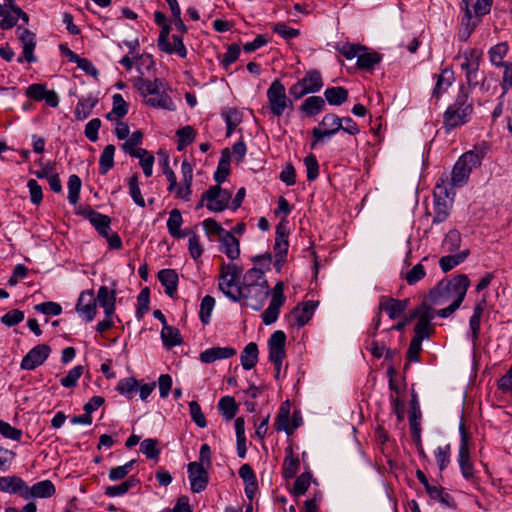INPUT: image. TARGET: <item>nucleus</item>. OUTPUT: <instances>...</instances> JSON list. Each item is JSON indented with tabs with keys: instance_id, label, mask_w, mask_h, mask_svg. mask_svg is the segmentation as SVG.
<instances>
[{
	"instance_id": "47",
	"label": "nucleus",
	"mask_w": 512,
	"mask_h": 512,
	"mask_svg": "<svg viewBox=\"0 0 512 512\" xmlns=\"http://www.w3.org/2000/svg\"><path fill=\"white\" fill-rule=\"evenodd\" d=\"M173 45L168 41L166 45L161 49L167 54L176 53L179 57L185 58L187 56V49L183 43L181 36L172 35Z\"/></svg>"
},
{
	"instance_id": "59",
	"label": "nucleus",
	"mask_w": 512,
	"mask_h": 512,
	"mask_svg": "<svg viewBox=\"0 0 512 512\" xmlns=\"http://www.w3.org/2000/svg\"><path fill=\"white\" fill-rule=\"evenodd\" d=\"M461 244V236L460 233L453 229L450 230L443 241V247L446 249V251L453 252L459 249Z\"/></svg>"
},
{
	"instance_id": "10",
	"label": "nucleus",
	"mask_w": 512,
	"mask_h": 512,
	"mask_svg": "<svg viewBox=\"0 0 512 512\" xmlns=\"http://www.w3.org/2000/svg\"><path fill=\"white\" fill-rule=\"evenodd\" d=\"M232 194L220 185H214L202 194V200H206V208L212 212H221L228 207Z\"/></svg>"
},
{
	"instance_id": "57",
	"label": "nucleus",
	"mask_w": 512,
	"mask_h": 512,
	"mask_svg": "<svg viewBox=\"0 0 512 512\" xmlns=\"http://www.w3.org/2000/svg\"><path fill=\"white\" fill-rule=\"evenodd\" d=\"M308 181H314L319 175V164L314 154H309L304 158Z\"/></svg>"
},
{
	"instance_id": "30",
	"label": "nucleus",
	"mask_w": 512,
	"mask_h": 512,
	"mask_svg": "<svg viewBox=\"0 0 512 512\" xmlns=\"http://www.w3.org/2000/svg\"><path fill=\"white\" fill-rule=\"evenodd\" d=\"M25 482L17 476L0 477V491L22 497Z\"/></svg>"
},
{
	"instance_id": "31",
	"label": "nucleus",
	"mask_w": 512,
	"mask_h": 512,
	"mask_svg": "<svg viewBox=\"0 0 512 512\" xmlns=\"http://www.w3.org/2000/svg\"><path fill=\"white\" fill-rule=\"evenodd\" d=\"M382 60V56L375 51L363 50L360 52L357 58V67L361 70L370 71L379 64Z\"/></svg>"
},
{
	"instance_id": "19",
	"label": "nucleus",
	"mask_w": 512,
	"mask_h": 512,
	"mask_svg": "<svg viewBox=\"0 0 512 512\" xmlns=\"http://www.w3.org/2000/svg\"><path fill=\"white\" fill-rule=\"evenodd\" d=\"M96 305L98 304L103 308L105 316H114L116 293L110 290L107 286H100L97 295L95 296Z\"/></svg>"
},
{
	"instance_id": "23",
	"label": "nucleus",
	"mask_w": 512,
	"mask_h": 512,
	"mask_svg": "<svg viewBox=\"0 0 512 512\" xmlns=\"http://www.w3.org/2000/svg\"><path fill=\"white\" fill-rule=\"evenodd\" d=\"M81 213L90 221L100 235L103 237L108 236L111 223L108 216L93 211L90 208H85Z\"/></svg>"
},
{
	"instance_id": "27",
	"label": "nucleus",
	"mask_w": 512,
	"mask_h": 512,
	"mask_svg": "<svg viewBox=\"0 0 512 512\" xmlns=\"http://www.w3.org/2000/svg\"><path fill=\"white\" fill-rule=\"evenodd\" d=\"M463 1L465 2V14L462 19V27L458 32V38L460 41L466 42L475 30L479 21L472 20V13L469 7V2L467 0Z\"/></svg>"
},
{
	"instance_id": "17",
	"label": "nucleus",
	"mask_w": 512,
	"mask_h": 512,
	"mask_svg": "<svg viewBox=\"0 0 512 512\" xmlns=\"http://www.w3.org/2000/svg\"><path fill=\"white\" fill-rule=\"evenodd\" d=\"M288 248L289 242L287 235L280 230V227H277L275 244L273 249L275 257L274 266L278 272L281 270L282 266L286 261Z\"/></svg>"
},
{
	"instance_id": "50",
	"label": "nucleus",
	"mask_w": 512,
	"mask_h": 512,
	"mask_svg": "<svg viewBox=\"0 0 512 512\" xmlns=\"http://www.w3.org/2000/svg\"><path fill=\"white\" fill-rule=\"evenodd\" d=\"M95 101L91 98H82L79 100L76 108H75V117L77 120L86 119L92 112Z\"/></svg>"
},
{
	"instance_id": "9",
	"label": "nucleus",
	"mask_w": 512,
	"mask_h": 512,
	"mask_svg": "<svg viewBox=\"0 0 512 512\" xmlns=\"http://www.w3.org/2000/svg\"><path fill=\"white\" fill-rule=\"evenodd\" d=\"M460 432V444L458 451V464L461 470L462 476L468 480L472 481L475 478V471L473 463L470 458V449H469V441L470 436L466 430V427L463 423L459 426Z\"/></svg>"
},
{
	"instance_id": "2",
	"label": "nucleus",
	"mask_w": 512,
	"mask_h": 512,
	"mask_svg": "<svg viewBox=\"0 0 512 512\" xmlns=\"http://www.w3.org/2000/svg\"><path fill=\"white\" fill-rule=\"evenodd\" d=\"M485 154V149L478 147L462 154L453 166L451 178L448 179L447 176H442L438 179L436 190L439 195L453 199L455 196L454 189L461 188L468 183L471 172L480 167Z\"/></svg>"
},
{
	"instance_id": "54",
	"label": "nucleus",
	"mask_w": 512,
	"mask_h": 512,
	"mask_svg": "<svg viewBox=\"0 0 512 512\" xmlns=\"http://www.w3.org/2000/svg\"><path fill=\"white\" fill-rule=\"evenodd\" d=\"M178 149L181 150L191 144L195 138V130L191 126H185L177 131Z\"/></svg>"
},
{
	"instance_id": "46",
	"label": "nucleus",
	"mask_w": 512,
	"mask_h": 512,
	"mask_svg": "<svg viewBox=\"0 0 512 512\" xmlns=\"http://www.w3.org/2000/svg\"><path fill=\"white\" fill-rule=\"evenodd\" d=\"M426 492L428 493L431 499L437 500L447 507L454 506V500L452 496L449 493L445 492L443 487L432 485L430 488H428Z\"/></svg>"
},
{
	"instance_id": "6",
	"label": "nucleus",
	"mask_w": 512,
	"mask_h": 512,
	"mask_svg": "<svg viewBox=\"0 0 512 512\" xmlns=\"http://www.w3.org/2000/svg\"><path fill=\"white\" fill-rule=\"evenodd\" d=\"M268 109L275 117H281L285 110L293 106V102L287 97L286 89L280 80H274L266 92Z\"/></svg>"
},
{
	"instance_id": "45",
	"label": "nucleus",
	"mask_w": 512,
	"mask_h": 512,
	"mask_svg": "<svg viewBox=\"0 0 512 512\" xmlns=\"http://www.w3.org/2000/svg\"><path fill=\"white\" fill-rule=\"evenodd\" d=\"M138 481L134 477L115 486H108L105 488V494L109 497L122 496L126 494L131 488L137 485Z\"/></svg>"
},
{
	"instance_id": "40",
	"label": "nucleus",
	"mask_w": 512,
	"mask_h": 512,
	"mask_svg": "<svg viewBox=\"0 0 512 512\" xmlns=\"http://www.w3.org/2000/svg\"><path fill=\"white\" fill-rule=\"evenodd\" d=\"M469 251L465 250L455 255L443 256L439 260V266L443 272H448L462 263L468 256Z\"/></svg>"
},
{
	"instance_id": "62",
	"label": "nucleus",
	"mask_w": 512,
	"mask_h": 512,
	"mask_svg": "<svg viewBox=\"0 0 512 512\" xmlns=\"http://www.w3.org/2000/svg\"><path fill=\"white\" fill-rule=\"evenodd\" d=\"M189 410L190 416L192 420L195 422V424L200 428L206 427L207 421L198 402L191 401L189 403Z\"/></svg>"
},
{
	"instance_id": "64",
	"label": "nucleus",
	"mask_w": 512,
	"mask_h": 512,
	"mask_svg": "<svg viewBox=\"0 0 512 512\" xmlns=\"http://www.w3.org/2000/svg\"><path fill=\"white\" fill-rule=\"evenodd\" d=\"M502 67H504L503 80L501 82L503 91L500 99L504 98L505 94L512 88V63H505Z\"/></svg>"
},
{
	"instance_id": "28",
	"label": "nucleus",
	"mask_w": 512,
	"mask_h": 512,
	"mask_svg": "<svg viewBox=\"0 0 512 512\" xmlns=\"http://www.w3.org/2000/svg\"><path fill=\"white\" fill-rule=\"evenodd\" d=\"M158 279L165 287V293L173 297L177 291L178 275L173 269H163L158 273Z\"/></svg>"
},
{
	"instance_id": "26",
	"label": "nucleus",
	"mask_w": 512,
	"mask_h": 512,
	"mask_svg": "<svg viewBox=\"0 0 512 512\" xmlns=\"http://www.w3.org/2000/svg\"><path fill=\"white\" fill-rule=\"evenodd\" d=\"M183 224L182 214L178 209H173L167 220V229L169 234L174 238H184L190 235L188 230L182 231L181 225Z\"/></svg>"
},
{
	"instance_id": "5",
	"label": "nucleus",
	"mask_w": 512,
	"mask_h": 512,
	"mask_svg": "<svg viewBox=\"0 0 512 512\" xmlns=\"http://www.w3.org/2000/svg\"><path fill=\"white\" fill-rule=\"evenodd\" d=\"M470 280L467 275L460 274L451 280L439 282L429 293V300L433 305H442L449 300L463 302Z\"/></svg>"
},
{
	"instance_id": "51",
	"label": "nucleus",
	"mask_w": 512,
	"mask_h": 512,
	"mask_svg": "<svg viewBox=\"0 0 512 512\" xmlns=\"http://www.w3.org/2000/svg\"><path fill=\"white\" fill-rule=\"evenodd\" d=\"M129 194L136 205L139 207H145V200L141 194L139 187V180L137 175H133L128 180Z\"/></svg>"
},
{
	"instance_id": "1",
	"label": "nucleus",
	"mask_w": 512,
	"mask_h": 512,
	"mask_svg": "<svg viewBox=\"0 0 512 512\" xmlns=\"http://www.w3.org/2000/svg\"><path fill=\"white\" fill-rule=\"evenodd\" d=\"M242 268L234 263L222 264L219 274V289L233 302L244 300L245 305L258 311L269 295V286H238Z\"/></svg>"
},
{
	"instance_id": "15",
	"label": "nucleus",
	"mask_w": 512,
	"mask_h": 512,
	"mask_svg": "<svg viewBox=\"0 0 512 512\" xmlns=\"http://www.w3.org/2000/svg\"><path fill=\"white\" fill-rule=\"evenodd\" d=\"M316 304L314 301H306L298 304L291 311V324L297 327H303L312 318Z\"/></svg>"
},
{
	"instance_id": "18",
	"label": "nucleus",
	"mask_w": 512,
	"mask_h": 512,
	"mask_svg": "<svg viewBox=\"0 0 512 512\" xmlns=\"http://www.w3.org/2000/svg\"><path fill=\"white\" fill-rule=\"evenodd\" d=\"M409 300H398L382 296L379 302V311L384 310L390 319L398 318L408 307Z\"/></svg>"
},
{
	"instance_id": "36",
	"label": "nucleus",
	"mask_w": 512,
	"mask_h": 512,
	"mask_svg": "<svg viewBox=\"0 0 512 512\" xmlns=\"http://www.w3.org/2000/svg\"><path fill=\"white\" fill-rule=\"evenodd\" d=\"M274 426L277 431H285L288 435L292 434L288 402L281 405Z\"/></svg>"
},
{
	"instance_id": "38",
	"label": "nucleus",
	"mask_w": 512,
	"mask_h": 512,
	"mask_svg": "<svg viewBox=\"0 0 512 512\" xmlns=\"http://www.w3.org/2000/svg\"><path fill=\"white\" fill-rule=\"evenodd\" d=\"M230 152L228 149L223 150L219 160L217 170L214 173V180L220 185L223 183L230 172Z\"/></svg>"
},
{
	"instance_id": "13",
	"label": "nucleus",
	"mask_w": 512,
	"mask_h": 512,
	"mask_svg": "<svg viewBox=\"0 0 512 512\" xmlns=\"http://www.w3.org/2000/svg\"><path fill=\"white\" fill-rule=\"evenodd\" d=\"M76 312L79 317L86 322L94 320L97 313L96 299L92 290L81 292L77 304Z\"/></svg>"
},
{
	"instance_id": "56",
	"label": "nucleus",
	"mask_w": 512,
	"mask_h": 512,
	"mask_svg": "<svg viewBox=\"0 0 512 512\" xmlns=\"http://www.w3.org/2000/svg\"><path fill=\"white\" fill-rule=\"evenodd\" d=\"M82 182L81 179L73 174L68 180L69 195L68 199L71 204H76L79 199V193L81 190Z\"/></svg>"
},
{
	"instance_id": "48",
	"label": "nucleus",
	"mask_w": 512,
	"mask_h": 512,
	"mask_svg": "<svg viewBox=\"0 0 512 512\" xmlns=\"http://www.w3.org/2000/svg\"><path fill=\"white\" fill-rule=\"evenodd\" d=\"M284 305L282 302L271 300L268 307L262 313V321L265 325H271L277 321L280 308Z\"/></svg>"
},
{
	"instance_id": "8",
	"label": "nucleus",
	"mask_w": 512,
	"mask_h": 512,
	"mask_svg": "<svg viewBox=\"0 0 512 512\" xmlns=\"http://www.w3.org/2000/svg\"><path fill=\"white\" fill-rule=\"evenodd\" d=\"M323 86L322 76L317 70L306 72L305 76L294 83L290 89V95L298 100L306 94L318 92Z\"/></svg>"
},
{
	"instance_id": "29",
	"label": "nucleus",
	"mask_w": 512,
	"mask_h": 512,
	"mask_svg": "<svg viewBox=\"0 0 512 512\" xmlns=\"http://www.w3.org/2000/svg\"><path fill=\"white\" fill-rule=\"evenodd\" d=\"M269 286L263 270L253 267L246 271L242 281L238 280V286Z\"/></svg>"
},
{
	"instance_id": "44",
	"label": "nucleus",
	"mask_w": 512,
	"mask_h": 512,
	"mask_svg": "<svg viewBox=\"0 0 512 512\" xmlns=\"http://www.w3.org/2000/svg\"><path fill=\"white\" fill-rule=\"evenodd\" d=\"M508 50L509 48L506 42H501L494 45L488 52L490 62L495 66H503V64L506 63L503 61V59L507 55Z\"/></svg>"
},
{
	"instance_id": "32",
	"label": "nucleus",
	"mask_w": 512,
	"mask_h": 512,
	"mask_svg": "<svg viewBox=\"0 0 512 512\" xmlns=\"http://www.w3.org/2000/svg\"><path fill=\"white\" fill-rule=\"evenodd\" d=\"M325 107V100L320 96H310L300 105V111L308 117L319 114Z\"/></svg>"
},
{
	"instance_id": "60",
	"label": "nucleus",
	"mask_w": 512,
	"mask_h": 512,
	"mask_svg": "<svg viewBox=\"0 0 512 512\" xmlns=\"http://www.w3.org/2000/svg\"><path fill=\"white\" fill-rule=\"evenodd\" d=\"M311 474L309 472L302 473L297 477L293 486V493L296 496H301L306 493L310 486Z\"/></svg>"
},
{
	"instance_id": "42",
	"label": "nucleus",
	"mask_w": 512,
	"mask_h": 512,
	"mask_svg": "<svg viewBox=\"0 0 512 512\" xmlns=\"http://www.w3.org/2000/svg\"><path fill=\"white\" fill-rule=\"evenodd\" d=\"M128 112V104L124 100L121 94L113 95V108L107 114L109 120L118 119L124 117Z\"/></svg>"
},
{
	"instance_id": "20",
	"label": "nucleus",
	"mask_w": 512,
	"mask_h": 512,
	"mask_svg": "<svg viewBox=\"0 0 512 512\" xmlns=\"http://www.w3.org/2000/svg\"><path fill=\"white\" fill-rule=\"evenodd\" d=\"M236 349L230 346L227 347H211L202 351L199 359L202 363L210 364L216 360L229 359L236 355Z\"/></svg>"
},
{
	"instance_id": "61",
	"label": "nucleus",
	"mask_w": 512,
	"mask_h": 512,
	"mask_svg": "<svg viewBox=\"0 0 512 512\" xmlns=\"http://www.w3.org/2000/svg\"><path fill=\"white\" fill-rule=\"evenodd\" d=\"M426 275L425 268L422 264L418 263L413 266L404 276L407 284L414 285L421 279H423Z\"/></svg>"
},
{
	"instance_id": "4",
	"label": "nucleus",
	"mask_w": 512,
	"mask_h": 512,
	"mask_svg": "<svg viewBox=\"0 0 512 512\" xmlns=\"http://www.w3.org/2000/svg\"><path fill=\"white\" fill-rule=\"evenodd\" d=\"M474 112L472 100L468 91L461 87L455 101L450 104L443 113V127L450 132L460 126L467 124Z\"/></svg>"
},
{
	"instance_id": "25",
	"label": "nucleus",
	"mask_w": 512,
	"mask_h": 512,
	"mask_svg": "<svg viewBox=\"0 0 512 512\" xmlns=\"http://www.w3.org/2000/svg\"><path fill=\"white\" fill-rule=\"evenodd\" d=\"M221 242V248L220 250L226 254V256L231 259L235 260L240 255V244L239 240L231 233L226 232L220 239Z\"/></svg>"
},
{
	"instance_id": "41",
	"label": "nucleus",
	"mask_w": 512,
	"mask_h": 512,
	"mask_svg": "<svg viewBox=\"0 0 512 512\" xmlns=\"http://www.w3.org/2000/svg\"><path fill=\"white\" fill-rule=\"evenodd\" d=\"M66 58L70 62H74L77 64L78 68L83 70L89 75H96L97 69L95 66L87 59L80 57L76 53H74L72 50H70L68 47H66Z\"/></svg>"
},
{
	"instance_id": "12",
	"label": "nucleus",
	"mask_w": 512,
	"mask_h": 512,
	"mask_svg": "<svg viewBox=\"0 0 512 512\" xmlns=\"http://www.w3.org/2000/svg\"><path fill=\"white\" fill-rule=\"evenodd\" d=\"M191 491L200 493L206 489L209 475L206 467L198 462H191L187 466Z\"/></svg>"
},
{
	"instance_id": "53",
	"label": "nucleus",
	"mask_w": 512,
	"mask_h": 512,
	"mask_svg": "<svg viewBox=\"0 0 512 512\" xmlns=\"http://www.w3.org/2000/svg\"><path fill=\"white\" fill-rule=\"evenodd\" d=\"M157 445L158 441L156 439H145L141 442L140 451L149 459H157L160 454Z\"/></svg>"
},
{
	"instance_id": "58",
	"label": "nucleus",
	"mask_w": 512,
	"mask_h": 512,
	"mask_svg": "<svg viewBox=\"0 0 512 512\" xmlns=\"http://www.w3.org/2000/svg\"><path fill=\"white\" fill-rule=\"evenodd\" d=\"M319 126L329 129L336 134L342 128V120L336 114H326L319 123Z\"/></svg>"
},
{
	"instance_id": "22",
	"label": "nucleus",
	"mask_w": 512,
	"mask_h": 512,
	"mask_svg": "<svg viewBox=\"0 0 512 512\" xmlns=\"http://www.w3.org/2000/svg\"><path fill=\"white\" fill-rule=\"evenodd\" d=\"M445 199L446 198H444L443 195H439V192L435 189L432 219V224L434 225L445 222L450 215L451 205L448 204Z\"/></svg>"
},
{
	"instance_id": "11",
	"label": "nucleus",
	"mask_w": 512,
	"mask_h": 512,
	"mask_svg": "<svg viewBox=\"0 0 512 512\" xmlns=\"http://www.w3.org/2000/svg\"><path fill=\"white\" fill-rule=\"evenodd\" d=\"M285 343L286 335L281 330L273 332L268 340L269 360L274 366L282 365L286 356Z\"/></svg>"
},
{
	"instance_id": "43",
	"label": "nucleus",
	"mask_w": 512,
	"mask_h": 512,
	"mask_svg": "<svg viewBox=\"0 0 512 512\" xmlns=\"http://www.w3.org/2000/svg\"><path fill=\"white\" fill-rule=\"evenodd\" d=\"M218 408L226 420H231L238 410L235 399L231 396H224L218 402Z\"/></svg>"
},
{
	"instance_id": "63",
	"label": "nucleus",
	"mask_w": 512,
	"mask_h": 512,
	"mask_svg": "<svg viewBox=\"0 0 512 512\" xmlns=\"http://www.w3.org/2000/svg\"><path fill=\"white\" fill-rule=\"evenodd\" d=\"M135 461L131 460L125 463L124 465L114 467L109 472V479L112 481H118L124 479L128 473L131 471Z\"/></svg>"
},
{
	"instance_id": "3",
	"label": "nucleus",
	"mask_w": 512,
	"mask_h": 512,
	"mask_svg": "<svg viewBox=\"0 0 512 512\" xmlns=\"http://www.w3.org/2000/svg\"><path fill=\"white\" fill-rule=\"evenodd\" d=\"M133 85L144 98L145 103L156 108L175 110L171 97L166 92V84L162 79L156 78L153 81L138 77L133 80Z\"/></svg>"
},
{
	"instance_id": "52",
	"label": "nucleus",
	"mask_w": 512,
	"mask_h": 512,
	"mask_svg": "<svg viewBox=\"0 0 512 512\" xmlns=\"http://www.w3.org/2000/svg\"><path fill=\"white\" fill-rule=\"evenodd\" d=\"M137 386V380L133 377H128L119 380L116 389L120 394L125 395L128 398H132Z\"/></svg>"
},
{
	"instance_id": "49",
	"label": "nucleus",
	"mask_w": 512,
	"mask_h": 512,
	"mask_svg": "<svg viewBox=\"0 0 512 512\" xmlns=\"http://www.w3.org/2000/svg\"><path fill=\"white\" fill-rule=\"evenodd\" d=\"M215 307V299L212 296L206 295L200 304L199 317L204 325L210 322L212 311Z\"/></svg>"
},
{
	"instance_id": "33",
	"label": "nucleus",
	"mask_w": 512,
	"mask_h": 512,
	"mask_svg": "<svg viewBox=\"0 0 512 512\" xmlns=\"http://www.w3.org/2000/svg\"><path fill=\"white\" fill-rule=\"evenodd\" d=\"M259 350L255 342L248 343L240 357L241 365L245 370L252 369L258 362Z\"/></svg>"
},
{
	"instance_id": "21",
	"label": "nucleus",
	"mask_w": 512,
	"mask_h": 512,
	"mask_svg": "<svg viewBox=\"0 0 512 512\" xmlns=\"http://www.w3.org/2000/svg\"><path fill=\"white\" fill-rule=\"evenodd\" d=\"M17 32L23 47V58L29 63L36 62L37 58L33 53L36 47V35L28 29H22L21 26H18Z\"/></svg>"
},
{
	"instance_id": "39",
	"label": "nucleus",
	"mask_w": 512,
	"mask_h": 512,
	"mask_svg": "<svg viewBox=\"0 0 512 512\" xmlns=\"http://www.w3.org/2000/svg\"><path fill=\"white\" fill-rule=\"evenodd\" d=\"M115 146L107 145L101 153L99 159V172L105 175L114 165Z\"/></svg>"
},
{
	"instance_id": "7",
	"label": "nucleus",
	"mask_w": 512,
	"mask_h": 512,
	"mask_svg": "<svg viewBox=\"0 0 512 512\" xmlns=\"http://www.w3.org/2000/svg\"><path fill=\"white\" fill-rule=\"evenodd\" d=\"M482 55V50L469 48L459 56L460 67L465 72L466 82L471 88L479 84V65Z\"/></svg>"
},
{
	"instance_id": "35",
	"label": "nucleus",
	"mask_w": 512,
	"mask_h": 512,
	"mask_svg": "<svg viewBox=\"0 0 512 512\" xmlns=\"http://www.w3.org/2000/svg\"><path fill=\"white\" fill-rule=\"evenodd\" d=\"M325 99L330 105L340 106L348 99V91L340 86L327 88L324 92Z\"/></svg>"
},
{
	"instance_id": "34",
	"label": "nucleus",
	"mask_w": 512,
	"mask_h": 512,
	"mask_svg": "<svg viewBox=\"0 0 512 512\" xmlns=\"http://www.w3.org/2000/svg\"><path fill=\"white\" fill-rule=\"evenodd\" d=\"M300 461L291 448L286 450V456L283 461L282 473L286 479L293 478L299 470Z\"/></svg>"
},
{
	"instance_id": "16",
	"label": "nucleus",
	"mask_w": 512,
	"mask_h": 512,
	"mask_svg": "<svg viewBox=\"0 0 512 512\" xmlns=\"http://www.w3.org/2000/svg\"><path fill=\"white\" fill-rule=\"evenodd\" d=\"M49 348L46 345H38L31 349L22 359L21 368L33 370L41 365L48 357Z\"/></svg>"
},
{
	"instance_id": "55",
	"label": "nucleus",
	"mask_w": 512,
	"mask_h": 512,
	"mask_svg": "<svg viewBox=\"0 0 512 512\" xmlns=\"http://www.w3.org/2000/svg\"><path fill=\"white\" fill-rule=\"evenodd\" d=\"M435 458L439 466L440 471L447 468L450 463L451 447L449 444L445 446H439L435 451Z\"/></svg>"
},
{
	"instance_id": "37",
	"label": "nucleus",
	"mask_w": 512,
	"mask_h": 512,
	"mask_svg": "<svg viewBox=\"0 0 512 512\" xmlns=\"http://www.w3.org/2000/svg\"><path fill=\"white\" fill-rule=\"evenodd\" d=\"M161 339L167 348H171L182 343L180 331L176 327L165 325L161 330Z\"/></svg>"
},
{
	"instance_id": "24",
	"label": "nucleus",
	"mask_w": 512,
	"mask_h": 512,
	"mask_svg": "<svg viewBox=\"0 0 512 512\" xmlns=\"http://www.w3.org/2000/svg\"><path fill=\"white\" fill-rule=\"evenodd\" d=\"M454 72L450 69H443L437 76L435 87L432 91V98L438 101L447 92L454 82Z\"/></svg>"
},
{
	"instance_id": "14",
	"label": "nucleus",
	"mask_w": 512,
	"mask_h": 512,
	"mask_svg": "<svg viewBox=\"0 0 512 512\" xmlns=\"http://www.w3.org/2000/svg\"><path fill=\"white\" fill-rule=\"evenodd\" d=\"M55 493V487L50 480H43L29 487L26 483L22 493L25 500H33L38 498H48Z\"/></svg>"
}]
</instances>
